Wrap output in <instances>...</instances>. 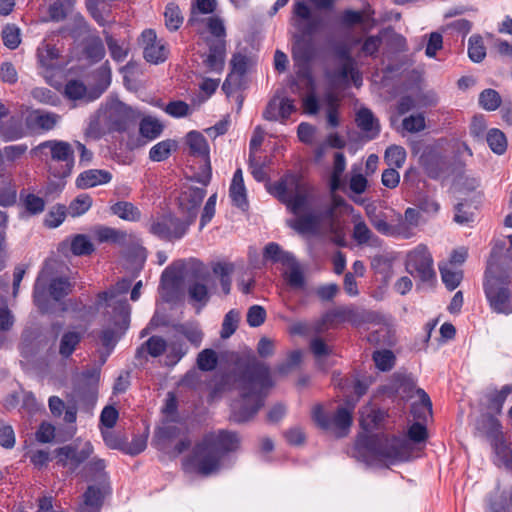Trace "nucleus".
I'll use <instances>...</instances> for the list:
<instances>
[{"label": "nucleus", "mask_w": 512, "mask_h": 512, "mask_svg": "<svg viewBox=\"0 0 512 512\" xmlns=\"http://www.w3.org/2000/svg\"><path fill=\"white\" fill-rule=\"evenodd\" d=\"M405 265L407 272L421 281H430L435 277L433 258L424 244H419L407 253Z\"/></svg>", "instance_id": "9b49d317"}, {"label": "nucleus", "mask_w": 512, "mask_h": 512, "mask_svg": "<svg viewBox=\"0 0 512 512\" xmlns=\"http://www.w3.org/2000/svg\"><path fill=\"white\" fill-rule=\"evenodd\" d=\"M9 111L0 103V135L7 140L18 139L22 136V130L15 117H8Z\"/></svg>", "instance_id": "4be33fe9"}, {"label": "nucleus", "mask_w": 512, "mask_h": 512, "mask_svg": "<svg viewBox=\"0 0 512 512\" xmlns=\"http://www.w3.org/2000/svg\"><path fill=\"white\" fill-rule=\"evenodd\" d=\"M72 291V284L66 277L56 276L50 264L39 273L33 291L35 305L43 313L50 312L52 300L57 302Z\"/></svg>", "instance_id": "0eeeda50"}, {"label": "nucleus", "mask_w": 512, "mask_h": 512, "mask_svg": "<svg viewBox=\"0 0 512 512\" xmlns=\"http://www.w3.org/2000/svg\"><path fill=\"white\" fill-rule=\"evenodd\" d=\"M226 56V42L216 39L209 44V53L204 60L205 66L214 72H221L224 68Z\"/></svg>", "instance_id": "aec40b11"}, {"label": "nucleus", "mask_w": 512, "mask_h": 512, "mask_svg": "<svg viewBox=\"0 0 512 512\" xmlns=\"http://www.w3.org/2000/svg\"><path fill=\"white\" fill-rule=\"evenodd\" d=\"M263 257L266 260H271L273 263H281L286 265L291 263L294 256L286 251H283L281 247L274 242L267 244L264 248Z\"/></svg>", "instance_id": "e433bc0d"}, {"label": "nucleus", "mask_w": 512, "mask_h": 512, "mask_svg": "<svg viewBox=\"0 0 512 512\" xmlns=\"http://www.w3.org/2000/svg\"><path fill=\"white\" fill-rule=\"evenodd\" d=\"M2 40L7 48L16 49L21 42L19 28L13 24L7 25L2 31Z\"/></svg>", "instance_id": "4d7b16f0"}, {"label": "nucleus", "mask_w": 512, "mask_h": 512, "mask_svg": "<svg viewBox=\"0 0 512 512\" xmlns=\"http://www.w3.org/2000/svg\"><path fill=\"white\" fill-rule=\"evenodd\" d=\"M191 223L189 221L181 220L173 215H163L152 221L149 231L155 236L173 241L181 239L188 231Z\"/></svg>", "instance_id": "ddd939ff"}, {"label": "nucleus", "mask_w": 512, "mask_h": 512, "mask_svg": "<svg viewBox=\"0 0 512 512\" xmlns=\"http://www.w3.org/2000/svg\"><path fill=\"white\" fill-rule=\"evenodd\" d=\"M357 456L366 463L375 461H405L409 458V443L405 438L384 434L360 437L356 443Z\"/></svg>", "instance_id": "39448f33"}, {"label": "nucleus", "mask_w": 512, "mask_h": 512, "mask_svg": "<svg viewBox=\"0 0 512 512\" xmlns=\"http://www.w3.org/2000/svg\"><path fill=\"white\" fill-rule=\"evenodd\" d=\"M209 275H201L199 280L192 283L188 288V294L192 300L206 303L209 299L207 284Z\"/></svg>", "instance_id": "ea45409f"}, {"label": "nucleus", "mask_w": 512, "mask_h": 512, "mask_svg": "<svg viewBox=\"0 0 512 512\" xmlns=\"http://www.w3.org/2000/svg\"><path fill=\"white\" fill-rule=\"evenodd\" d=\"M356 401L347 400L345 406H339L332 416H328L321 406L313 410V419L322 429L331 432L336 437H344L348 434L352 425V414Z\"/></svg>", "instance_id": "6e6552de"}, {"label": "nucleus", "mask_w": 512, "mask_h": 512, "mask_svg": "<svg viewBox=\"0 0 512 512\" xmlns=\"http://www.w3.org/2000/svg\"><path fill=\"white\" fill-rule=\"evenodd\" d=\"M106 316L107 327L101 330L99 339L101 344L110 350L129 327L130 306L123 301H114L113 311L106 310Z\"/></svg>", "instance_id": "1a4fd4ad"}, {"label": "nucleus", "mask_w": 512, "mask_h": 512, "mask_svg": "<svg viewBox=\"0 0 512 512\" xmlns=\"http://www.w3.org/2000/svg\"><path fill=\"white\" fill-rule=\"evenodd\" d=\"M96 237L99 242H111L121 246L127 245L132 240L131 234L111 227L98 228L96 230Z\"/></svg>", "instance_id": "bb28decb"}, {"label": "nucleus", "mask_w": 512, "mask_h": 512, "mask_svg": "<svg viewBox=\"0 0 512 512\" xmlns=\"http://www.w3.org/2000/svg\"><path fill=\"white\" fill-rule=\"evenodd\" d=\"M163 124L155 117L146 116L140 121L139 132L142 137L151 141L156 139L163 132Z\"/></svg>", "instance_id": "72a5a7b5"}, {"label": "nucleus", "mask_w": 512, "mask_h": 512, "mask_svg": "<svg viewBox=\"0 0 512 512\" xmlns=\"http://www.w3.org/2000/svg\"><path fill=\"white\" fill-rule=\"evenodd\" d=\"M93 453V446L90 442L75 441L72 444L56 449V462L58 465L75 471Z\"/></svg>", "instance_id": "f8f14e48"}, {"label": "nucleus", "mask_w": 512, "mask_h": 512, "mask_svg": "<svg viewBox=\"0 0 512 512\" xmlns=\"http://www.w3.org/2000/svg\"><path fill=\"white\" fill-rule=\"evenodd\" d=\"M487 143L491 150L496 154H503L507 148V141L504 133L499 129H491L487 133Z\"/></svg>", "instance_id": "de8ad7c7"}, {"label": "nucleus", "mask_w": 512, "mask_h": 512, "mask_svg": "<svg viewBox=\"0 0 512 512\" xmlns=\"http://www.w3.org/2000/svg\"><path fill=\"white\" fill-rule=\"evenodd\" d=\"M494 251L485 272L484 292L490 308L498 314L512 313V292L509 289V276L494 260Z\"/></svg>", "instance_id": "423d86ee"}, {"label": "nucleus", "mask_w": 512, "mask_h": 512, "mask_svg": "<svg viewBox=\"0 0 512 512\" xmlns=\"http://www.w3.org/2000/svg\"><path fill=\"white\" fill-rule=\"evenodd\" d=\"M384 419V413L367 405L360 409V424L365 431L377 428Z\"/></svg>", "instance_id": "473e14b6"}, {"label": "nucleus", "mask_w": 512, "mask_h": 512, "mask_svg": "<svg viewBox=\"0 0 512 512\" xmlns=\"http://www.w3.org/2000/svg\"><path fill=\"white\" fill-rule=\"evenodd\" d=\"M384 159L388 166L401 168L406 160V151L401 146L392 145L386 149Z\"/></svg>", "instance_id": "49530a36"}, {"label": "nucleus", "mask_w": 512, "mask_h": 512, "mask_svg": "<svg viewBox=\"0 0 512 512\" xmlns=\"http://www.w3.org/2000/svg\"><path fill=\"white\" fill-rule=\"evenodd\" d=\"M130 286H131V281L127 280V279H123V280L119 281L112 290L100 293L98 295V298H99L98 303H97L98 307H100L101 302L104 301V302H106V309L113 311L114 301H123V302L127 303V301L125 299H119L118 295L126 294L129 290Z\"/></svg>", "instance_id": "a878e982"}, {"label": "nucleus", "mask_w": 512, "mask_h": 512, "mask_svg": "<svg viewBox=\"0 0 512 512\" xmlns=\"http://www.w3.org/2000/svg\"><path fill=\"white\" fill-rule=\"evenodd\" d=\"M31 153L41 160L63 163L61 176L69 175L74 166V149L69 142L63 140L44 141L33 148Z\"/></svg>", "instance_id": "9d476101"}, {"label": "nucleus", "mask_w": 512, "mask_h": 512, "mask_svg": "<svg viewBox=\"0 0 512 512\" xmlns=\"http://www.w3.org/2000/svg\"><path fill=\"white\" fill-rule=\"evenodd\" d=\"M512 392V385H505L500 391H496L490 397L489 408L496 413H500L503 403L509 393Z\"/></svg>", "instance_id": "680f3d73"}, {"label": "nucleus", "mask_w": 512, "mask_h": 512, "mask_svg": "<svg viewBox=\"0 0 512 512\" xmlns=\"http://www.w3.org/2000/svg\"><path fill=\"white\" fill-rule=\"evenodd\" d=\"M240 439L235 432L219 430L209 433L193 451L192 462L198 473L211 475L220 469L226 453L238 449Z\"/></svg>", "instance_id": "7ed1b4c3"}, {"label": "nucleus", "mask_w": 512, "mask_h": 512, "mask_svg": "<svg viewBox=\"0 0 512 512\" xmlns=\"http://www.w3.org/2000/svg\"><path fill=\"white\" fill-rule=\"evenodd\" d=\"M356 123L367 134L369 139L375 138L380 132L379 122L368 108H361L357 112Z\"/></svg>", "instance_id": "b1692460"}, {"label": "nucleus", "mask_w": 512, "mask_h": 512, "mask_svg": "<svg viewBox=\"0 0 512 512\" xmlns=\"http://www.w3.org/2000/svg\"><path fill=\"white\" fill-rule=\"evenodd\" d=\"M60 56V50L55 45L48 43L47 41L41 42L37 48V59L41 69L45 71L52 70L57 65V60Z\"/></svg>", "instance_id": "412c9836"}, {"label": "nucleus", "mask_w": 512, "mask_h": 512, "mask_svg": "<svg viewBox=\"0 0 512 512\" xmlns=\"http://www.w3.org/2000/svg\"><path fill=\"white\" fill-rule=\"evenodd\" d=\"M112 175L107 170L89 169L83 171L76 178V186L80 189H89L111 181Z\"/></svg>", "instance_id": "6ab92c4d"}, {"label": "nucleus", "mask_w": 512, "mask_h": 512, "mask_svg": "<svg viewBox=\"0 0 512 512\" xmlns=\"http://www.w3.org/2000/svg\"><path fill=\"white\" fill-rule=\"evenodd\" d=\"M92 198L88 194H80L68 206V214L79 217L85 214L92 206Z\"/></svg>", "instance_id": "37998d69"}, {"label": "nucleus", "mask_w": 512, "mask_h": 512, "mask_svg": "<svg viewBox=\"0 0 512 512\" xmlns=\"http://www.w3.org/2000/svg\"><path fill=\"white\" fill-rule=\"evenodd\" d=\"M205 195L206 190L204 188L189 186L185 188L179 197L180 209L187 214L186 220L191 224L197 216L198 208Z\"/></svg>", "instance_id": "a211bd4d"}, {"label": "nucleus", "mask_w": 512, "mask_h": 512, "mask_svg": "<svg viewBox=\"0 0 512 512\" xmlns=\"http://www.w3.org/2000/svg\"><path fill=\"white\" fill-rule=\"evenodd\" d=\"M176 149V142L166 139L155 144L149 151V158L154 162L166 160L171 152Z\"/></svg>", "instance_id": "58836bf2"}, {"label": "nucleus", "mask_w": 512, "mask_h": 512, "mask_svg": "<svg viewBox=\"0 0 512 512\" xmlns=\"http://www.w3.org/2000/svg\"><path fill=\"white\" fill-rule=\"evenodd\" d=\"M186 142L192 154L208 159L209 147L205 137L199 132H189L186 137Z\"/></svg>", "instance_id": "f704fd0d"}, {"label": "nucleus", "mask_w": 512, "mask_h": 512, "mask_svg": "<svg viewBox=\"0 0 512 512\" xmlns=\"http://www.w3.org/2000/svg\"><path fill=\"white\" fill-rule=\"evenodd\" d=\"M165 25L170 31H176L183 23V16L175 3H169L164 12Z\"/></svg>", "instance_id": "a18cd8bd"}, {"label": "nucleus", "mask_w": 512, "mask_h": 512, "mask_svg": "<svg viewBox=\"0 0 512 512\" xmlns=\"http://www.w3.org/2000/svg\"><path fill=\"white\" fill-rule=\"evenodd\" d=\"M297 217L288 225L300 234L322 236L331 234L338 246H345V236L336 218L337 209L346 205L339 195H333L327 205H322L313 188L294 175H287L271 190Z\"/></svg>", "instance_id": "f257e3e1"}, {"label": "nucleus", "mask_w": 512, "mask_h": 512, "mask_svg": "<svg viewBox=\"0 0 512 512\" xmlns=\"http://www.w3.org/2000/svg\"><path fill=\"white\" fill-rule=\"evenodd\" d=\"M290 22L299 32L294 35L292 58L298 67V74L305 76L308 64L314 56L312 43L305 39V36H311L318 30L319 20L312 16L311 9L306 3L297 2L294 4Z\"/></svg>", "instance_id": "20e7f679"}, {"label": "nucleus", "mask_w": 512, "mask_h": 512, "mask_svg": "<svg viewBox=\"0 0 512 512\" xmlns=\"http://www.w3.org/2000/svg\"><path fill=\"white\" fill-rule=\"evenodd\" d=\"M373 319L371 312L358 309L354 306H339L329 310L323 316V322L330 326L348 322L353 326H359Z\"/></svg>", "instance_id": "2eb2a0df"}, {"label": "nucleus", "mask_w": 512, "mask_h": 512, "mask_svg": "<svg viewBox=\"0 0 512 512\" xmlns=\"http://www.w3.org/2000/svg\"><path fill=\"white\" fill-rule=\"evenodd\" d=\"M68 209L65 205H56L48 212L45 218L46 226L56 228L65 220Z\"/></svg>", "instance_id": "864d4df0"}, {"label": "nucleus", "mask_w": 512, "mask_h": 512, "mask_svg": "<svg viewBox=\"0 0 512 512\" xmlns=\"http://www.w3.org/2000/svg\"><path fill=\"white\" fill-rule=\"evenodd\" d=\"M86 54L94 62H97L104 57L105 49L100 38H94L88 43L86 46Z\"/></svg>", "instance_id": "338daca9"}, {"label": "nucleus", "mask_w": 512, "mask_h": 512, "mask_svg": "<svg viewBox=\"0 0 512 512\" xmlns=\"http://www.w3.org/2000/svg\"><path fill=\"white\" fill-rule=\"evenodd\" d=\"M229 195L235 206L245 209L248 205L246 188L243 180V173L241 169H237L233 175L232 182L229 189Z\"/></svg>", "instance_id": "5701e85b"}, {"label": "nucleus", "mask_w": 512, "mask_h": 512, "mask_svg": "<svg viewBox=\"0 0 512 512\" xmlns=\"http://www.w3.org/2000/svg\"><path fill=\"white\" fill-rule=\"evenodd\" d=\"M166 349L167 343L162 337L152 336L138 349L137 354L140 355L146 350L150 356L158 357L162 355Z\"/></svg>", "instance_id": "c03bdc74"}, {"label": "nucleus", "mask_w": 512, "mask_h": 512, "mask_svg": "<svg viewBox=\"0 0 512 512\" xmlns=\"http://www.w3.org/2000/svg\"><path fill=\"white\" fill-rule=\"evenodd\" d=\"M23 204L25 209L34 215L43 212L45 208L44 199L32 193L23 197Z\"/></svg>", "instance_id": "e2e57ef3"}, {"label": "nucleus", "mask_w": 512, "mask_h": 512, "mask_svg": "<svg viewBox=\"0 0 512 512\" xmlns=\"http://www.w3.org/2000/svg\"><path fill=\"white\" fill-rule=\"evenodd\" d=\"M415 235V229L409 225L403 215L399 214L397 223L393 224V236L403 239H410Z\"/></svg>", "instance_id": "052dcab7"}, {"label": "nucleus", "mask_w": 512, "mask_h": 512, "mask_svg": "<svg viewBox=\"0 0 512 512\" xmlns=\"http://www.w3.org/2000/svg\"><path fill=\"white\" fill-rule=\"evenodd\" d=\"M425 127V117L423 114L411 115L403 120V128L411 133L420 132Z\"/></svg>", "instance_id": "69168bd1"}, {"label": "nucleus", "mask_w": 512, "mask_h": 512, "mask_svg": "<svg viewBox=\"0 0 512 512\" xmlns=\"http://www.w3.org/2000/svg\"><path fill=\"white\" fill-rule=\"evenodd\" d=\"M393 388L401 398H411L416 392V383L411 374L397 373L393 377Z\"/></svg>", "instance_id": "7c9ffc66"}, {"label": "nucleus", "mask_w": 512, "mask_h": 512, "mask_svg": "<svg viewBox=\"0 0 512 512\" xmlns=\"http://www.w3.org/2000/svg\"><path fill=\"white\" fill-rule=\"evenodd\" d=\"M373 360L376 367L381 371H389L395 365V355L387 349L375 351L373 353Z\"/></svg>", "instance_id": "3c124183"}, {"label": "nucleus", "mask_w": 512, "mask_h": 512, "mask_svg": "<svg viewBox=\"0 0 512 512\" xmlns=\"http://www.w3.org/2000/svg\"><path fill=\"white\" fill-rule=\"evenodd\" d=\"M138 116L135 110L118 100L109 102L104 111L105 120L114 131H125Z\"/></svg>", "instance_id": "4468645a"}, {"label": "nucleus", "mask_w": 512, "mask_h": 512, "mask_svg": "<svg viewBox=\"0 0 512 512\" xmlns=\"http://www.w3.org/2000/svg\"><path fill=\"white\" fill-rule=\"evenodd\" d=\"M367 215L372 226L381 234L386 236H393V224L386 221V218L382 214H376L371 211H367Z\"/></svg>", "instance_id": "6e6d98bb"}, {"label": "nucleus", "mask_w": 512, "mask_h": 512, "mask_svg": "<svg viewBox=\"0 0 512 512\" xmlns=\"http://www.w3.org/2000/svg\"><path fill=\"white\" fill-rule=\"evenodd\" d=\"M415 396L418 402L412 404V413L418 420L426 421L432 416V403L428 394L420 388H417Z\"/></svg>", "instance_id": "c85d7f7f"}, {"label": "nucleus", "mask_w": 512, "mask_h": 512, "mask_svg": "<svg viewBox=\"0 0 512 512\" xmlns=\"http://www.w3.org/2000/svg\"><path fill=\"white\" fill-rule=\"evenodd\" d=\"M102 437L105 444L111 449H125V438L121 437L119 434L114 432L111 429L102 430Z\"/></svg>", "instance_id": "0e129e2a"}, {"label": "nucleus", "mask_w": 512, "mask_h": 512, "mask_svg": "<svg viewBox=\"0 0 512 512\" xmlns=\"http://www.w3.org/2000/svg\"><path fill=\"white\" fill-rule=\"evenodd\" d=\"M61 120V116L54 113L43 110H35L31 114L32 124L43 131L53 130Z\"/></svg>", "instance_id": "c756f323"}, {"label": "nucleus", "mask_w": 512, "mask_h": 512, "mask_svg": "<svg viewBox=\"0 0 512 512\" xmlns=\"http://www.w3.org/2000/svg\"><path fill=\"white\" fill-rule=\"evenodd\" d=\"M108 492L109 487L105 484L102 475L100 484H92L87 487L79 504L78 512H100L104 497Z\"/></svg>", "instance_id": "f3484780"}, {"label": "nucleus", "mask_w": 512, "mask_h": 512, "mask_svg": "<svg viewBox=\"0 0 512 512\" xmlns=\"http://www.w3.org/2000/svg\"><path fill=\"white\" fill-rule=\"evenodd\" d=\"M439 271L445 287L450 291L456 289L463 279L462 269L451 263H439Z\"/></svg>", "instance_id": "cd10ccee"}, {"label": "nucleus", "mask_w": 512, "mask_h": 512, "mask_svg": "<svg viewBox=\"0 0 512 512\" xmlns=\"http://www.w3.org/2000/svg\"><path fill=\"white\" fill-rule=\"evenodd\" d=\"M71 251L74 255H88L94 251V245L86 235L78 234L72 239Z\"/></svg>", "instance_id": "603ef678"}, {"label": "nucleus", "mask_w": 512, "mask_h": 512, "mask_svg": "<svg viewBox=\"0 0 512 512\" xmlns=\"http://www.w3.org/2000/svg\"><path fill=\"white\" fill-rule=\"evenodd\" d=\"M111 212L126 221H138L141 216L140 210L131 202L119 201L111 206Z\"/></svg>", "instance_id": "c9c22d12"}, {"label": "nucleus", "mask_w": 512, "mask_h": 512, "mask_svg": "<svg viewBox=\"0 0 512 512\" xmlns=\"http://www.w3.org/2000/svg\"><path fill=\"white\" fill-rule=\"evenodd\" d=\"M266 319V311L262 306L253 305L247 313V323L251 327H258L264 323Z\"/></svg>", "instance_id": "774afa93"}, {"label": "nucleus", "mask_w": 512, "mask_h": 512, "mask_svg": "<svg viewBox=\"0 0 512 512\" xmlns=\"http://www.w3.org/2000/svg\"><path fill=\"white\" fill-rule=\"evenodd\" d=\"M274 385L269 366L253 358L234 382L237 396L231 403L230 419L236 423L251 420L264 406Z\"/></svg>", "instance_id": "f03ea898"}, {"label": "nucleus", "mask_w": 512, "mask_h": 512, "mask_svg": "<svg viewBox=\"0 0 512 512\" xmlns=\"http://www.w3.org/2000/svg\"><path fill=\"white\" fill-rule=\"evenodd\" d=\"M353 232L352 237L358 245H371L376 246L378 244V237L373 234L367 224L362 220L360 216L354 217L353 219Z\"/></svg>", "instance_id": "393cba45"}, {"label": "nucleus", "mask_w": 512, "mask_h": 512, "mask_svg": "<svg viewBox=\"0 0 512 512\" xmlns=\"http://www.w3.org/2000/svg\"><path fill=\"white\" fill-rule=\"evenodd\" d=\"M501 96L494 89H485L479 95L480 106L487 111H494L501 105Z\"/></svg>", "instance_id": "8fccbe9b"}, {"label": "nucleus", "mask_w": 512, "mask_h": 512, "mask_svg": "<svg viewBox=\"0 0 512 512\" xmlns=\"http://www.w3.org/2000/svg\"><path fill=\"white\" fill-rule=\"evenodd\" d=\"M239 322V312L230 310L224 317L221 329V337L229 338L237 329Z\"/></svg>", "instance_id": "bf43d9fd"}, {"label": "nucleus", "mask_w": 512, "mask_h": 512, "mask_svg": "<svg viewBox=\"0 0 512 512\" xmlns=\"http://www.w3.org/2000/svg\"><path fill=\"white\" fill-rule=\"evenodd\" d=\"M468 55L473 62H481L486 56V49L479 36H472L469 39Z\"/></svg>", "instance_id": "5fc2aeb1"}, {"label": "nucleus", "mask_w": 512, "mask_h": 512, "mask_svg": "<svg viewBox=\"0 0 512 512\" xmlns=\"http://www.w3.org/2000/svg\"><path fill=\"white\" fill-rule=\"evenodd\" d=\"M285 266L288 267V270L284 274L288 284L293 288H302L305 282L304 275L295 257L292 259L291 263H287Z\"/></svg>", "instance_id": "79ce46f5"}, {"label": "nucleus", "mask_w": 512, "mask_h": 512, "mask_svg": "<svg viewBox=\"0 0 512 512\" xmlns=\"http://www.w3.org/2000/svg\"><path fill=\"white\" fill-rule=\"evenodd\" d=\"M81 334L76 331H68L65 332L61 339L59 344V353L62 357H69L74 350L76 349L77 345L81 341Z\"/></svg>", "instance_id": "a19ab883"}, {"label": "nucleus", "mask_w": 512, "mask_h": 512, "mask_svg": "<svg viewBox=\"0 0 512 512\" xmlns=\"http://www.w3.org/2000/svg\"><path fill=\"white\" fill-rule=\"evenodd\" d=\"M218 362L217 355L212 349H205L201 351L197 358V365L202 371L213 370Z\"/></svg>", "instance_id": "13d9d810"}, {"label": "nucleus", "mask_w": 512, "mask_h": 512, "mask_svg": "<svg viewBox=\"0 0 512 512\" xmlns=\"http://www.w3.org/2000/svg\"><path fill=\"white\" fill-rule=\"evenodd\" d=\"M139 45L143 49V56L149 63L159 64L168 57V48L162 39H158L153 29L144 30L139 38Z\"/></svg>", "instance_id": "dca6fc26"}, {"label": "nucleus", "mask_w": 512, "mask_h": 512, "mask_svg": "<svg viewBox=\"0 0 512 512\" xmlns=\"http://www.w3.org/2000/svg\"><path fill=\"white\" fill-rule=\"evenodd\" d=\"M346 168V159L343 153H336L334 156V166L330 179L331 198L337 195L335 192L341 186V176Z\"/></svg>", "instance_id": "4c0bfd02"}, {"label": "nucleus", "mask_w": 512, "mask_h": 512, "mask_svg": "<svg viewBox=\"0 0 512 512\" xmlns=\"http://www.w3.org/2000/svg\"><path fill=\"white\" fill-rule=\"evenodd\" d=\"M368 341L375 345L392 346L395 344V331L389 324H380L377 329L370 332Z\"/></svg>", "instance_id": "2f4dec72"}, {"label": "nucleus", "mask_w": 512, "mask_h": 512, "mask_svg": "<svg viewBox=\"0 0 512 512\" xmlns=\"http://www.w3.org/2000/svg\"><path fill=\"white\" fill-rule=\"evenodd\" d=\"M177 331L185 336L187 340L195 345L199 346L203 339V333L196 323H184L177 327Z\"/></svg>", "instance_id": "09e8293b"}]
</instances>
